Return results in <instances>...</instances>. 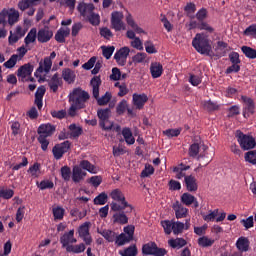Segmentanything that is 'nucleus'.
I'll use <instances>...</instances> for the list:
<instances>
[{
    "instance_id": "1",
    "label": "nucleus",
    "mask_w": 256,
    "mask_h": 256,
    "mask_svg": "<svg viewBox=\"0 0 256 256\" xmlns=\"http://www.w3.org/2000/svg\"><path fill=\"white\" fill-rule=\"evenodd\" d=\"M20 14L15 8H3L0 12V39L7 37V25L13 27L16 23H19Z\"/></svg>"
},
{
    "instance_id": "2",
    "label": "nucleus",
    "mask_w": 256,
    "mask_h": 256,
    "mask_svg": "<svg viewBox=\"0 0 256 256\" xmlns=\"http://www.w3.org/2000/svg\"><path fill=\"white\" fill-rule=\"evenodd\" d=\"M192 47L200 53V55H206L207 57H214L213 46L207 33H197L192 40Z\"/></svg>"
},
{
    "instance_id": "3",
    "label": "nucleus",
    "mask_w": 256,
    "mask_h": 256,
    "mask_svg": "<svg viewBox=\"0 0 256 256\" xmlns=\"http://www.w3.org/2000/svg\"><path fill=\"white\" fill-rule=\"evenodd\" d=\"M56 127L51 123L41 124L37 129V141L41 146L42 151H47L49 149V144L51 141L49 137H53Z\"/></svg>"
},
{
    "instance_id": "4",
    "label": "nucleus",
    "mask_w": 256,
    "mask_h": 256,
    "mask_svg": "<svg viewBox=\"0 0 256 256\" xmlns=\"http://www.w3.org/2000/svg\"><path fill=\"white\" fill-rule=\"evenodd\" d=\"M110 197L111 199H113V201L110 203L111 211H121L123 209H134L133 205L127 202V198H125V194H123V191H121V189L116 188L112 190L110 193Z\"/></svg>"
},
{
    "instance_id": "5",
    "label": "nucleus",
    "mask_w": 256,
    "mask_h": 256,
    "mask_svg": "<svg viewBox=\"0 0 256 256\" xmlns=\"http://www.w3.org/2000/svg\"><path fill=\"white\" fill-rule=\"evenodd\" d=\"M90 85L92 87V95L94 99H96L100 107L107 105V103L111 101V97L113 96L110 92H106L102 97H99V88L101 87V76H94L90 81Z\"/></svg>"
},
{
    "instance_id": "6",
    "label": "nucleus",
    "mask_w": 256,
    "mask_h": 256,
    "mask_svg": "<svg viewBox=\"0 0 256 256\" xmlns=\"http://www.w3.org/2000/svg\"><path fill=\"white\" fill-rule=\"evenodd\" d=\"M77 11L80 13L81 17H87V13L90 14V17H88L90 25L97 27V25L101 23L99 14L93 12L95 11V6L93 4H85L84 2H81L77 6Z\"/></svg>"
},
{
    "instance_id": "7",
    "label": "nucleus",
    "mask_w": 256,
    "mask_h": 256,
    "mask_svg": "<svg viewBox=\"0 0 256 256\" xmlns=\"http://www.w3.org/2000/svg\"><path fill=\"white\" fill-rule=\"evenodd\" d=\"M91 99L89 92L82 90L81 87L74 88L73 91L69 94V102L74 105L85 109L87 101Z\"/></svg>"
},
{
    "instance_id": "8",
    "label": "nucleus",
    "mask_w": 256,
    "mask_h": 256,
    "mask_svg": "<svg viewBox=\"0 0 256 256\" xmlns=\"http://www.w3.org/2000/svg\"><path fill=\"white\" fill-rule=\"evenodd\" d=\"M97 117L99 119V126L103 131H111L113 129V121H110L111 108H100L97 111Z\"/></svg>"
},
{
    "instance_id": "9",
    "label": "nucleus",
    "mask_w": 256,
    "mask_h": 256,
    "mask_svg": "<svg viewBox=\"0 0 256 256\" xmlns=\"http://www.w3.org/2000/svg\"><path fill=\"white\" fill-rule=\"evenodd\" d=\"M236 138L243 151H250V149H255L256 141L253 136L247 135L243 133L241 130H237Z\"/></svg>"
},
{
    "instance_id": "10",
    "label": "nucleus",
    "mask_w": 256,
    "mask_h": 256,
    "mask_svg": "<svg viewBox=\"0 0 256 256\" xmlns=\"http://www.w3.org/2000/svg\"><path fill=\"white\" fill-rule=\"evenodd\" d=\"M241 101L243 102V118L249 119L250 115H255V100L249 96L242 95Z\"/></svg>"
},
{
    "instance_id": "11",
    "label": "nucleus",
    "mask_w": 256,
    "mask_h": 256,
    "mask_svg": "<svg viewBox=\"0 0 256 256\" xmlns=\"http://www.w3.org/2000/svg\"><path fill=\"white\" fill-rule=\"evenodd\" d=\"M142 253L143 255L165 256L167 250L159 248L155 242H149L142 246Z\"/></svg>"
},
{
    "instance_id": "12",
    "label": "nucleus",
    "mask_w": 256,
    "mask_h": 256,
    "mask_svg": "<svg viewBox=\"0 0 256 256\" xmlns=\"http://www.w3.org/2000/svg\"><path fill=\"white\" fill-rule=\"evenodd\" d=\"M129 213H133V209L126 208L114 211V214L112 216L113 223H116L118 225H127V223H129Z\"/></svg>"
},
{
    "instance_id": "13",
    "label": "nucleus",
    "mask_w": 256,
    "mask_h": 256,
    "mask_svg": "<svg viewBox=\"0 0 256 256\" xmlns=\"http://www.w3.org/2000/svg\"><path fill=\"white\" fill-rule=\"evenodd\" d=\"M71 149V142L66 140L60 144H56L53 148H52V153L54 156V159H56V161H59L60 159L63 158V155H65V153H68V151Z\"/></svg>"
},
{
    "instance_id": "14",
    "label": "nucleus",
    "mask_w": 256,
    "mask_h": 256,
    "mask_svg": "<svg viewBox=\"0 0 256 256\" xmlns=\"http://www.w3.org/2000/svg\"><path fill=\"white\" fill-rule=\"evenodd\" d=\"M111 27L115 31H125L126 26L123 22V12L115 11L111 14Z\"/></svg>"
},
{
    "instance_id": "15",
    "label": "nucleus",
    "mask_w": 256,
    "mask_h": 256,
    "mask_svg": "<svg viewBox=\"0 0 256 256\" xmlns=\"http://www.w3.org/2000/svg\"><path fill=\"white\" fill-rule=\"evenodd\" d=\"M89 229H91V222H84L78 228L79 237L83 239L86 245H91L93 243V238H91Z\"/></svg>"
},
{
    "instance_id": "16",
    "label": "nucleus",
    "mask_w": 256,
    "mask_h": 256,
    "mask_svg": "<svg viewBox=\"0 0 256 256\" xmlns=\"http://www.w3.org/2000/svg\"><path fill=\"white\" fill-rule=\"evenodd\" d=\"M129 53H131V49L129 47L124 46L120 48L115 54L114 59L120 67H125L127 64V58L129 57Z\"/></svg>"
},
{
    "instance_id": "17",
    "label": "nucleus",
    "mask_w": 256,
    "mask_h": 256,
    "mask_svg": "<svg viewBox=\"0 0 256 256\" xmlns=\"http://www.w3.org/2000/svg\"><path fill=\"white\" fill-rule=\"evenodd\" d=\"M53 39V31L48 26L41 28L37 32L38 43H49Z\"/></svg>"
},
{
    "instance_id": "18",
    "label": "nucleus",
    "mask_w": 256,
    "mask_h": 256,
    "mask_svg": "<svg viewBox=\"0 0 256 256\" xmlns=\"http://www.w3.org/2000/svg\"><path fill=\"white\" fill-rule=\"evenodd\" d=\"M51 67H53V61H51V58L45 57L44 60L39 63V67L34 73L35 77H39L41 73H49Z\"/></svg>"
},
{
    "instance_id": "19",
    "label": "nucleus",
    "mask_w": 256,
    "mask_h": 256,
    "mask_svg": "<svg viewBox=\"0 0 256 256\" xmlns=\"http://www.w3.org/2000/svg\"><path fill=\"white\" fill-rule=\"evenodd\" d=\"M180 201L183 203V205H186V207H190V205H194V209H198L199 207V201H197V198H195V196L189 192L183 193L181 195Z\"/></svg>"
},
{
    "instance_id": "20",
    "label": "nucleus",
    "mask_w": 256,
    "mask_h": 256,
    "mask_svg": "<svg viewBox=\"0 0 256 256\" xmlns=\"http://www.w3.org/2000/svg\"><path fill=\"white\" fill-rule=\"evenodd\" d=\"M33 73V65L30 63L24 64L17 70V77H20L21 81H25Z\"/></svg>"
},
{
    "instance_id": "21",
    "label": "nucleus",
    "mask_w": 256,
    "mask_h": 256,
    "mask_svg": "<svg viewBox=\"0 0 256 256\" xmlns=\"http://www.w3.org/2000/svg\"><path fill=\"white\" fill-rule=\"evenodd\" d=\"M77 240L75 239V230H70L69 232H65L63 236L60 237V243L63 247H71L70 243H75Z\"/></svg>"
},
{
    "instance_id": "22",
    "label": "nucleus",
    "mask_w": 256,
    "mask_h": 256,
    "mask_svg": "<svg viewBox=\"0 0 256 256\" xmlns=\"http://www.w3.org/2000/svg\"><path fill=\"white\" fill-rule=\"evenodd\" d=\"M172 209L175 211L176 219H185L189 213V209L185 208L179 201L173 204Z\"/></svg>"
},
{
    "instance_id": "23",
    "label": "nucleus",
    "mask_w": 256,
    "mask_h": 256,
    "mask_svg": "<svg viewBox=\"0 0 256 256\" xmlns=\"http://www.w3.org/2000/svg\"><path fill=\"white\" fill-rule=\"evenodd\" d=\"M87 177V172L83 171L79 165H75L72 169V181L74 183H81Z\"/></svg>"
},
{
    "instance_id": "24",
    "label": "nucleus",
    "mask_w": 256,
    "mask_h": 256,
    "mask_svg": "<svg viewBox=\"0 0 256 256\" xmlns=\"http://www.w3.org/2000/svg\"><path fill=\"white\" fill-rule=\"evenodd\" d=\"M46 91L45 86H39L35 92L34 104L38 107L39 111L43 109V97H45Z\"/></svg>"
},
{
    "instance_id": "25",
    "label": "nucleus",
    "mask_w": 256,
    "mask_h": 256,
    "mask_svg": "<svg viewBox=\"0 0 256 256\" xmlns=\"http://www.w3.org/2000/svg\"><path fill=\"white\" fill-rule=\"evenodd\" d=\"M61 85H63V79L59 77V73H55L48 82V86L53 93H57Z\"/></svg>"
},
{
    "instance_id": "26",
    "label": "nucleus",
    "mask_w": 256,
    "mask_h": 256,
    "mask_svg": "<svg viewBox=\"0 0 256 256\" xmlns=\"http://www.w3.org/2000/svg\"><path fill=\"white\" fill-rule=\"evenodd\" d=\"M184 183L187 191L190 193H195V191L199 189V186L197 185V179L193 175L185 176Z\"/></svg>"
},
{
    "instance_id": "27",
    "label": "nucleus",
    "mask_w": 256,
    "mask_h": 256,
    "mask_svg": "<svg viewBox=\"0 0 256 256\" xmlns=\"http://www.w3.org/2000/svg\"><path fill=\"white\" fill-rule=\"evenodd\" d=\"M133 104L135 105L136 109H143L145 107V103L149 101V98L146 96V94H133Z\"/></svg>"
},
{
    "instance_id": "28",
    "label": "nucleus",
    "mask_w": 256,
    "mask_h": 256,
    "mask_svg": "<svg viewBox=\"0 0 256 256\" xmlns=\"http://www.w3.org/2000/svg\"><path fill=\"white\" fill-rule=\"evenodd\" d=\"M189 169H191V166L185 165L183 163H180L178 166H175L173 168V173L176 174L175 178L176 179H183V177H184V181H185V177H187L186 174H185V171H189Z\"/></svg>"
},
{
    "instance_id": "29",
    "label": "nucleus",
    "mask_w": 256,
    "mask_h": 256,
    "mask_svg": "<svg viewBox=\"0 0 256 256\" xmlns=\"http://www.w3.org/2000/svg\"><path fill=\"white\" fill-rule=\"evenodd\" d=\"M150 73L153 79H159L163 75V65L159 62H152L150 65Z\"/></svg>"
},
{
    "instance_id": "30",
    "label": "nucleus",
    "mask_w": 256,
    "mask_h": 256,
    "mask_svg": "<svg viewBox=\"0 0 256 256\" xmlns=\"http://www.w3.org/2000/svg\"><path fill=\"white\" fill-rule=\"evenodd\" d=\"M62 78L68 85H72V83H75V79H77V75L75 74V71L71 70V68H65L62 71Z\"/></svg>"
},
{
    "instance_id": "31",
    "label": "nucleus",
    "mask_w": 256,
    "mask_h": 256,
    "mask_svg": "<svg viewBox=\"0 0 256 256\" xmlns=\"http://www.w3.org/2000/svg\"><path fill=\"white\" fill-rule=\"evenodd\" d=\"M249 238L247 237H240L238 238V240L236 241V247L238 250L241 251V253H247V251H249Z\"/></svg>"
},
{
    "instance_id": "32",
    "label": "nucleus",
    "mask_w": 256,
    "mask_h": 256,
    "mask_svg": "<svg viewBox=\"0 0 256 256\" xmlns=\"http://www.w3.org/2000/svg\"><path fill=\"white\" fill-rule=\"evenodd\" d=\"M122 136L127 145H135V137H133V132L131 128L125 127L122 129Z\"/></svg>"
},
{
    "instance_id": "33",
    "label": "nucleus",
    "mask_w": 256,
    "mask_h": 256,
    "mask_svg": "<svg viewBox=\"0 0 256 256\" xmlns=\"http://www.w3.org/2000/svg\"><path fill=\"white\" fill-rule=\"evenodd\" d=\"M15 190L8 188L7 186H0V199H13Z\"/></svg>"
},
{
    "instance_id": "34",
    "label": "nucleus",
    "mask_w": 256,
    "mask_h": 256,
    "mask_svg": "<svg viewBox=\"0 0 256 256\" xmlns=\"http://www.w3.org/2000/svg\"><path fill=\"white\" fill-rule=\"evenodd\" d=\"M38 1L41 0H20L18 2V9H20V11H27V9H31V7H34V5L38 3Z\"/></svg>"
},
{
    "instance_id": "35",
    "label": "nucleus",
    "mask_w": 256,
    "mask_h": 256,
    "mask_svg": "<svg viewBox=\"0 0 256 256\" xmlns=\"http://www.w3.org/2000/svg\"><path fill=\"white\" fill-rule=\"evenodd\" d=\"M168 245L172 247V249H181L187 245V240L183 238L170 239Z\"/></svg>"
},
{
    "instance_id": "36",
    "label": "nucleus",
    "mask_w": 256,
    "mask_h": 256,
    "mask_svg": "<svg viewBox=\"0 0 256 256\" xmlns=\"http://www.w3.org/2000/svg\"><path fill=\"white\" fill-rule=\"evenodd\" d=\"M37 41V28H32L24 39L25 46L31 45Z\"/></svg>"
},
{
    "instance_id": "37",
    "label": "nucleus",
    "mask_w": 256,
    "mask_h": 256,
    "mask_svg": "<svg viewBox=\"0 0 256 256\" xmlns=\"http://www.w3.org/2000/svg\"><path fill=\"white\" fill-rule=\"evenodd\" d=\"M229 49H231V47H229V44H227V42H224V41L217 42L216 51H220L219 57H225Z\"/></svg>"
},
{
    "instance_id": "38",
    "label": "nucleus",
    "mask_w": 256,
    "mask_h": 256,
    "mask_svg": "<svg viewBox=\"0 0 256 256\" xmlns=\"http://www.w3.org/2000/svg\"><path fill=\"white\" fill-rule=\"evenodd\" d=\"M69 130L70 139H77L83 133V128L77 127V124H70Z\"/></svg>"
},
{
    "instance_id": "39",
    "label": "nucleus",
    "mask_w": 256,
    "mask_h": 256,
    "mask_svg": "<svg viewBox=\"0 0 256 256\" xmlns=\"http://www.w3.org/2000/svg\"><path fill=\"white\" fill-rule=\"evenodd\" d=\"M241 51L245 57H247V59H256V49H253L249 46H242Z\"/></svg>"
},
{
    "instance_id": "40",
    "label": "nucleus",
    "mask_w": 256,
    "mask_h": 256,
    "mask_svg": "<svg viewBox=\"0 0 256 256\" xmlns=\"http://www.w3.org/2000/svg\"><path fill=\"white\" fill-rule=\"evenodd\" d=\"M78 167H80V169H84V171H88V173H95V165L91 164L88 160L80 161Z\"/></svg>"
},
{
    "instance_id": "41",
    "label": "nucleus",
    "mask_w": 256,
    "mask_h": 256,
    "mask_svg": "<svg viewBox=\"0 0 256 256\" xmlns=\"http://www.w3.org/2000/svg\"><path fill=\"white\" fill-rule=\"evenodd\" d=\"M102 237H104V239H106V241H108L109 243H113V241L116 240L117 238V233H115L112 230H104L101 232Z\"/></svg>"
},
{
    "instance_id": "42",
    "label": "nucleus",
    "mask_w": 256,
    "mask_h": 256,
    "mask_svg": "<svg viewBox=\"0 0 256 256\" xmlns=\"http://www.w3.org/2000/svg\"><path fill=\"white\" fill-rule=\"evenodd\" d=\"M109 199V196L105 192H101L94 198V205H105Z\"/></svg>"
},
{
    "instance_id": "43",
    "label": "nucleus",
    "mask_w": 256,
    "mask_h": 256,
    "mask_svg": "<svg viewBox=\"0 0 256 256\" xmlns=\"http://www.w3.org/2000/svg\"><path fill=\"white\" fill-rule=\"evenodd\" d=\"M130 241H133L129 236L125 235V233H121L120 235L116 236L115 243L119 247L125 245V243H129Z\"/></svg>"
},
{
    "instance_id": "44",
    "label": "nucleus",
    "mask_w": 256,
    "mask_h": 256,
    "mask_svg": "<svg viewBox=\"0 0 256 256\" xmlns=\"http://www.w3.org/2000/svg\"><path fill=\"white\" fill-rule=\"evenodd\" d=\"M215 243V240L210 239L207 236H202L198 239L199 247H211Z\"/></svg>"
},
{
    "instance_id": "45",
    "label": "nucleus",
    "mask_w": 256,
    "mask_h": 256,
    "mask_svg": "<svg viewBox=\"0 0 256 256\" xmlns=\"http://www.w3.org/2000/svg\"><path fill=\"white\" fill-rule=\"evenodd\" d=\"M37 187L41 191H45V189H53V187H55V184L51 180H42L40 183L37 182Z\"/></svg>"
},
{
    "instance_id": "46",
    "label": "nucleus",
    "mask_w": 256,
    "mask_h": 256,
    "mask_svg": "<svg viewBox=\"0 0 256 256\" xmlns=\"http://www.w3.org/2000/svg\"><path fill=\"white\" fill-rule=\"evenodd\" d=\"M201 149V146L199 145V143L194 142L193 144L190 145L189 150H188V155L190 157H197V155H199V151Z\"/></svg>"
},
{
    "instance_id": "47",
    "label": "nucleus",
    "mask_w": 256,
    "mask_h": 256,
    "mask_svg": "<svg viewBox=\"0 0 256 256\" xmlns=\"http://www.w3.org/2000/svg\"><path fill=\"white\" fill-rule=\"evenodd\" d=\"M52 212L55 221H61L63 217H65V209H63L62 207L58 206L56 208H53Z\"/></svg>"
},
{
    "instance_id": "48",
    "label": "nucleus",
    "mask_w": 256,
    "mask_h": 256,
    "mask_svg": "<svg viewBox=\"0 0 256 256\" xmlns=\"http://www.w3.org/2000/svg\"><path fill=\"white\" fill-rule=\"evenodd\" d=\"M244 159L247 163H251V165H256V150H250L245 153Z\"/></svg>"
},
{
    "instance_id": "49",
    "label": "nucleus",
    "mask_w": 256,
    "mask_h": 256,
    "mask_svg": "<svg viewBox=\"0 0 256 256\" xmlns=\"http://www.w3.org/2000/svg\"><path fill=\"white\" fill-rule=\"evenodd\" d=\"M102 55L105 59H109L115 53V46H101Z\"/></svg>"
},
{
    "instance_id": "50",
    "label": "nucleus",
    "mask_w": 256,
    "mask_h": 256,
    "mask_svg": "<svg viewBox=\"0 0 256 256\" xmlns=\"http://www.w3.org/2000/svg\"><path fill=\"white\" fill-rule=\"evenodd\" d=\"M204 109L209 112L219 111V104H217V102L208 100L204 102Z\"/></svg>"
},
{
    "instance_id": "51",
    "label": "nucleus",
    "mask_w": 256,
    "mask_h": 256,
    "mask_svg": "<svg viewBox=\"0 0 256 256\" xmlns=\"http://www.w3.org/2000/svg\"><path fill=\"white\" fill-rule=\"evenodd\" d=\"M19 59V55L17 54H13L9 60H7L4 63V67H6V69H13V67H15V65H17V60Z\"/></svg>"
},
{
    "instance_id": "52",
    "label": "nucleus",
    "mask_w": 256,
    "mask_h": 256,
    "mask_svg": "<svg viewBox=\"0 0 256 256\" xmlns=\"http://www.w3.org/2000/svg\"><path fill=\"white\" fill-rule=\"evenodd\" d=\"M61 177L65 181H71V168L69 166H63L60 169Z\"/></svg>"
},
{
    "instance_id": "53",
    "label": "nucleus",
    "mask_w": 256,
    "mask_h": 256,
    "mask_svg": "<svg viewBox=\"0 0 256 256\" xmlns=\"http://www.w3.org/2000/svg\"><path fill=\"white\" fill-rule=\"evenodd\" d=\"M67 251H71L72 253H83V251H85V244L80 243L78 245H70L67 247Z\"/></svg>"
},
{
    "instance_id": "54",
    "label": "nucleus",
    "mask_w": 256,
    "mask_h": 256,
    "mask_svg": "<svg viewBox=\"0 0 256 256\" xmlns=\"http://www.w3.org/2000/svg\"><path fill=\"white\" fill-rule=\"evenodd\" d=\"M183 229H185V223L183 222H173V233L174 235H179L183 233Z\"/></svg>"
},
{
    "instance_id": "55",
    "label": "nucleus",
    "mask_w": 256,
    "mask_h": 256,
    "mask_svg": "<svg viewBox=\"0 0 256 256\" xmlns=\"http://www.w3.org/2000/svg\"><path fill=\"white\" fill-rule=\"evenodd\" d=\"M181 131H183V129L181 128H177V129H167L163 132L164 135H166V137H179L181 135Z\"/></svg>"
},
{
    "instance_id": "56",
    "label": "nucleus",
    "mask_w": 256,
    "mask_h": 256,
    "mask_svg": "<svg viewBox=\"0 0 256 256\" xmlns=\"http://www.w3.org/2000/svg\"><path fill=\"white\" fill-rule=\"evenodd\" d=\"M161 225L166 235H171V232L173 231V222L169 220H164L161 222Z\"/></svg>"
},
{
    "instance_id": "57",
    "label": "nucleus",
    "mask_w": 256,
    "mask_h": 256,
    "mask_svg": "<svg viewBox=\"0 0 256 256\" xmlns=\"http://www.w3.org/2000/svg\"><path fill=\"white\" fill-rule=\"evenodd\" d=\"M243 35H245L246 37H256V24H251L250 26H248L244 30Z\"/></svg>"
},
{
    "instance_id": "58",
    "label": "nucleus",
    "mask_w": 256,
    "mask_h": 256,
    "mask_svg": "<svg viewBox=\"0 0 256 256\" xmlns=\"http://www.w3.org/2000/svg\"><path fill=\"white\" fill-rule=\"evenodd\" d=\"M100 36L107 39V41H110L111 37H113V32H111V29L107 27H102L100 28Z\"/></svg>"
},
{
    "instance_id": "59",
    "label": "nucleus",
    "mask_w": 256,
    "mask_h": 256,
    "mask_svg": "<svg viewBox=\"0 0 256 256\" xmlns=\"http://www.w3.org/2000/svg\"><path fill=\"white\" fill-rule=\"evenodd\" d=\"M122 256H137V246L133 245L124 250V252L120 253Z\"/></svg>"
},
{
    "instance_id": "60",
    "label": "nucleus",
    "mask_w": 256,
    "mask_h": 256,
    "mask_svg": "<svg viewBox=\"0 0 256 256\" xmlns=\"http://www.w3.org/2000/svg\"><path fill=\"white\" fill-rule=\"evenodd\" d=\"M147 59V53L145 52H138L136 55L132 57L133 63H143Z\"/></svg>"
},
{
    "instance_id": "61",
    "label": "nucleus",
    "mask_w": 256,
    "mask_h": 256,
    "mask_svg": "<svg viewBox=\"0 0 256 256\" xmlns=\"http://www.w3.org/2000/svg\"><path fill=\"white\" fill-rule=\"evenodd\" d=\"M202 78L201 76L195 75V74H190L189 77V83L193 85V87H197L199 85H201L202 82Z\"/></svg>"
},
{
    "instance_id": "62",
    "label": "nucleus",
    "mask_w": 256,
    "mask_h": 256,
    "mask_svg": "<svg viewBox=\"0 0 256 256\" xmlns=\"http://www.w3.org/2000/svg\"><path fill=\"white\" fill-rule=\"evenodd\" d=\"M127 109V100H122L118 103L116 107V113L117 115H123Z\"/></svg>"
},
{
    "instance_id": "63",
    "label": "nucleus",
    "mask_w": 256,
    "mask_h": 256,
    "mask_svg": "<svg viewBox=\"0 0 256 256\" xmlns=\"http://www.w3.org/2000/svg\"><path fill=\"white\" fill-rule=\"evenodd\" d=\"M83 29V23L77 22L72 25L71 35L72 37H77L79 35V32Z\"/></svg>"
},
{
    "instance_id": "64",
    "label": "nucleus",
    "mask_w": 256,
    "mask_h": 256,
    "mask_svg": "<svg viewBox=\"0 0 256 256\" xmlns=\"http://www.w3.org/2000/svg\"><path fill=\"white\" fill-rule=\"evenodd\" d=\"M240 223L243 225V227H245L246 230L251 229L255 225L253 222V216H249L247 219H242Z\"/></svg>"
}]
</instances>
